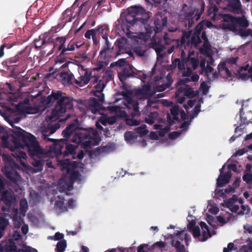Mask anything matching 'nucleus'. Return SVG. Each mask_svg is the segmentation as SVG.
<instances>
[{
  "mask_svg": "<svg viewBox=\"0 0 252 252\" xmlns=\"http://www.w3.org/2000/svg\"><path fill=\"white\" fill-rule=\"evenodd\" d=\"M43 44V40H35V47L38 48Z\"/></svg>",
  "mask_w": 252,
  "mask_h": 252,
  "instance_id": "64",
  "label": "nucleus"
},
{
  "mask_svg": "<svg viewBox=\"0 0 252 252\" xmlns=\"http://www.w3.org/2000/svg\"><path fill=\"white\" fill-rule=\"evenodd\" d=\"M189 37L188 34H184L182 38V43L185 42H187L188 44H191L197 46L200 42V39L199 35L194 32L193 35L189 33Z\"/></svg>",
  "mask_w": 252,
  "mask_h": 252,
  "instance_id": "16",
  "label": "nucleus"
},
{
  "mask_svg": "<svg viewBox=\"0 0 252 252\" xmlns=\"http://www.w3.org/2000/svg\"><path fill=\"white\" fill-rule=\"evenodd\" d=\"M225 204L227 207L232 212L236 213L239 209V206L237 204V198L236 196H233L232 198L228 200L225 202Z\"/></svg>",
  "mask_w": 252,
  "mask_h": 252,
  "instance_id": "21",
  "label": "nucleus"
},
{
  "mask_svg": "<svg viewBox=\"0 0 252 252\" xmlns=\"http://www.w3.org/2000/svg\"><path fill=\"white\" fill-rule=\"evenodd\" d=\"M248 152V150L247 149H245V148L239 150L237 151L235 154L234 155V156L237 157V156H240Z\"/></svg>",
  "mask_w": 252,
  "mask_h": 252,
  "instance_id": "57",
  "label": "nucleus"
},
{
  "mask_svg": "<svg viewBox=\"0 0 252 252\" xmlns=\"http://www.w3.org/2000/svg\"><path fill=\"white\" fill-rule=\"evenodd\" d=\"M178 114H179V106L177 105H174L171 109V114L173 116L172 121L178 119Z\"/></svg>",
  "mask_w": 252,
  "mask_h": 252,
  "instance_id": "40",
  "label": "nucleus"
},
{
  "mask_svg": "<svg viewBox=\"0 0 252 252\" xmlns=\"http://www.w3.org/2000/svg\"><path fill=\"white\" fill-rule=\"evenodd\" d=\"M243 180L248 183L252 182V174L247 172L243 177Z\"/></svg>",
  "mask_w": 252,
  "mask_h": 252,
  "instance_id": "48",
  "label": "nucleus"
},
{
  "mask_svg": "<svg viewBox=\"0 0 252 252\" xmlns=\"http://www.w3.org/2000/svg\"><path fill=\"white\" fill-rule=\"evenodd\" d=\"M201 52L207 56H209L212 54V50L208 41L204 42L203 47L201 48Z\"/></svg>",
  "mask_w": 252,
  "mask_h": 252,
  "instance_id": "35",
  "label": "nucleus"
},
{
  "mask_svg": "<svg viewBox=\"0 0 252 252\" xmlns=\"http://www.w3.org/2000/svg\"><path fill=\"white\" fill-rule=\"evenodd\" d=\"M5 120L11 125L12 127H15L14 125L18 124L21 121V118L19 117H12L10 116H7L5 117Z\"/></svg>",
  "mask_w": 252,
  "mask_h": 252,
  "instance_id": "31",
  "label": "nucleus"
},
{
  "mask_svg": "<svg viewBox=\"0 0 252 252\" xmlns=\"http://www.w3.org/2000/svg\"><path fill=\"white\" fill-rule=\"evenodd\" d=\"M170 85V84H162L160 86L157 87L156 89V91L158 92H162L165 90L167 88L169 87Z\"/></svg>",
  "mask_w": 252,
  "mask_h": 252,
  "instance_id": "53",
  "label": "nucleus"
},
{
  "mask_svg": "<svg viewBox=\"0 0 252 252\" xmlns=\"http://www.w3.org/2000/svg\"><path fill=\"white\" fill-rule=\"evenodd\" d=\"M231 215L227 212H223L217 217V220L220 224L222 225L227 223L230 219Z\"/></svg>",
  "mask_w": 252,
  "mask_h": 252,
  "instance_id": "25",
  "label": "nucleus"
},
{
  "mask_svg": "<svg viewBox=\"0 0 252 252\" xmlns=\"http://www.w3.org/2000/svg\"><path fill=\"white\" fill-rule=\"evenodd\" d=\"M74 135L72 141L76 143L81 144L87 151L88 148L92 146H95L99 144L100 139L97 132L94 129L91 128L89 131L77 129V126L70 125L63 132L64 137H68L74 133Z\"/></svg>",
  "mask_w": 252,
  "mask_h": 252,
  "instance_id": "2",
  "label": "nucleus"
},
{
  "mask_svg": "<svg viewBox=\"0 0 252 252\" xmlns=\"http://www.w3.org/2000/svg\"><path fill=\"white\" fill-rule=\"evenodd\" d=\"M59 163L63 171H65V175L59 183V190L61 193L65 190H69L72 188L74 181L79 179L80 176L79 170L84 168L83 163L70 162L67 159L59 160Z\"/></svg>",
  "mask_w": 252,
  "mask_h": 252,
  "instance_id": "3",
  "label": "nucleus"
},
{
  "mask_svg": "<svg viewBox=\"0 0 252 252\" xmlns=\"http://www.w3.org/2000/svg\"><path fill=\"white\" fill-rule=\"evenodd\" d=\"M63 237V235L62 233L57 232L55 234V236L53 237H50L51 239H54L55 240H58L62 239Z\"/></svg>",
  "mask_w": 252,
  "mask_h": 252,
  "instance_id": "59",
  "label": "nucleus"
},
{
  "mask_svg": "<svg viewBox=\"0 0 252 252\" xmlns=\"http://www.w3.org/2000/svg\"><path fill=\"white\" fill-rule=\"evenodd\" d=\"M15 127L16 129L11 130L12 133L10 135L2 137V146L12 151V156L20 161L22 166L27 167V154L22 150L27 147L29 155L32 157V134L30 133V136H28L25 134L23 129L19 127Z\"/></svg>",
  "mask_w": 252,
  "mask_h": 252,
  "instance_id": "1",
  "label": "nucleus"
},
{
  "mask_svg": "<svg viewBox=\"0 0 252 252\" xmlns=\"http://www.w3.org/2000/svg\"><path fill=\"white\" fill-rule=\"evenodd\" d=\"M128 108H132L134 111V115H136L138 112V103L134 100L130 99L128 100V104L126 106Z\"/></svg>",
  "mask_w": 252,
  "mask_h": 252,
  "instance_id": "36",
  "label": "nucleus"
},
{
  "mask_svg": "<svg viewBox=\"0 0 252 252\" xmlns=\"http://www.w3.org/2000/svg\"><path fill=\"white\" fill-rule=\"evenodd\" d=\"M181 80L179 82L181 87H178V90L176 93L175 97L177 101L179 103H182L185 100V96L191 97L195 95V93L192 89L186 83L189 82Z\"/></svg>",
  "mask_w": 252,
  "mask_h": 252,
  "instance_id": "8",
  "label": "nucleus"
},
{
  "mask_svg": "<svg viewBox=\"0 0 252 252\" xmlns=\"http://www.w3.org/2000/svg\"><path fill=\"white\" fill-rule=\"evenodd\" d=\"M224 166L225 165H224L220 169V174L217 179V184L218 186H222L224 184L227 183L231 176V174L229 172H227L225 175H222V170L224 168Z\"/></svg>",
  "mask_w": 252,
  "mask_h": 252,
  "instance_id": "20",
  "label": "nucleus"
},
{
  "mask_svg": "<svg viewBox=\"0 0 252 252\" xmlns=\"http://www.w3.org/2000/svg\"><path fill=\"white\" fill-rule=\"evenodd\" d=\"M75 46H77L76 45H74L73 43H70L68 45L67 48L63 49L61 52V54H63L66 51H73L75 49Z\"/></svg>",
  "mask_w": 252,
  "mask_h": 252,
  "instance_id": "51",
  "label": "nucleus"
},
{
  "mask_svg": "<svg viewBox=\"0 0 252 252\" xmlns=\"http://www.w3.org/2000/svg\"><path fill=\"white\" fill-rule=\"evenodd\" d=\"M207 209L208 212L213 215H216L219 212V208L216 204L211 201H208Z\"/></svg>",
  "mask_w": 252,
  "mask_h": 252,
  "instance_id": "32",
  "label": "nucleus"
},
{
  "mask_svg": "<svg viewBox=\"0 0 252 252\" xmlns=\"http://www.w3.org/2000/svg\"><path fill=\"white\" fill-rule=\"evenodd\" d=\"M8 223V220L6 219L3 217L0 218V229L4 231Z\"/></svg>",
  "mask_w": 252,
  "mask_h": 252,
  "instance_id": "43",
  "label": "nucleus"
},
{
  "mask_svg": "<svg viewBox=\"0 0 252 252\" xmlns=\"http://www.w3.org/2000/svg\"><path fill=\"white\" fill-rule=\"evenodd\" d=\"M209 86L208 83L206 82H203L200 85V90L204 94H206L208 91Z\"/></svg>",
  "mask_w": 252,
  "mask_h": 252,
  "instance_id": "46",
  "label": "nucleus"
},
{
  "mask_svg": "<svg viewBox=\"0 0 252 252\" xmlns=\"http://www.w3.org/2000/svg\"><path fill=\"white\" fill-rule=\"evenodd\" d=\"M203 24L202 23H199L196 28V31L194 32L196 33V34H200V32L203 29Z\"/></svg>",
  "mask_w": 252,
  "mask_h": 252,
  "instance_id": "61",
  "label": "nucleus"
},
{
  "mask_svg": "<svg viewBox=\"0 0 252 252\" xmlns=\"http://www.w3.org/2000/svg\"><path fill=\"white\" fill-rule=\"evenodd\" d=\"M136 132L139 134L140 136L144 135L147 133V130L146 128L145 125L139 126L136 129Z\"/></svg>",
  "mask_w": 252,
  "mask_h": 252,
  "instance_id": "44",
  "label": "nucleus"
},
{
  "mask_svg": "<svg viewBox=\"0 0 252 252\" xmlns=\"http://www.w3.org/2000/svg\"><path fill=\"white\" fill-rule=\"evenodd\" d=\"M22 237V236L19 231L18 230H14L11 238L9 239V240H12V241L15 242L17 246H18L21 242H23L21 239Z\"/></svg>",
  "mask_w": 252,
  "mask_h": 252,
  "instance_id": "28",
  "label": "nucleus"
},
{
  "mask_svg": "<svg viewBox=\"0 0 252 252\" xmlns=\"http://www.w3.org/2000/svg\"><path fill=\"white\" fill-rule=\"evenodd\" d=\"M234 190L235 189L234 188L229 187L225 189L224 190H222L220 191H218L217 193L218 194H221L223 197H225V196H224V193H233L234 192Z\"/></svg>",
  "mask_w": 252,
  "mask_h": 252,
  "instance_id": "45",
  "label": "nucleus"
},
{
  "mask_svg": "<svg viewBox=\"0 0 252 252\" xmlns=\"http://www.w3.org/2000/svg\"><path fill=\"white\" fill-rule=\"evenodd\" d=\"M153 94L154 92L150 91V85L147 84L143 86L142 89L136 90L134 93L133 97L139 99H146Z\"/></svg>",
  "mask_w": 252,
  "mask_h": 252,
  "instance_id": "14",
  "label": "nucleus"
},
{
  "mask_svg": "<svg viewBox=\"0 0 252 252\" xmlns=\"http://www.w3.org/2000/svg\"><path fill=\"white\" fill-rule=\"evenodd\" d=\"M96 33V31L94 30H91L87 32L85 34V36L86 38H90L91 37H92L93 38H94V35Z\"/></svg>",
  "mask_w": 252,
  "mask_h": 252,
  "instance_id": "49",
  "label": "nucleus"
},
{
  "mask_svg": "<svg viewBox=\"0 0 252 252\" xmlns=\"http://www.w3.org/2000/svg\"><path fill=\"white\" fill-rule=\"evenodd\" d=\"M126 249H123L122 248H118L117 249H112L109 250L105 252H126L127 251Z\"/></svg>",
  "mask_w": 252,
  "mask_h": 252,
  "instance_id": "56",
  "label": "nucleus"
},
{
  "mask_svg": "<svg viewBox=\"0 0 252 252\" xmlns=\"http://www.w3.org/2000/svg\"><path fill=\"white\" fill-rule=\"evenodd\" d=\"M126 19L132 25L137 24L138 22H140L142 23H144L145 22V20L144 19L133 17L130 14H128L126 16Z\"/></svg>",
  "mask_w": 252,
  "mask_h": 252,
  "instance_id": "34",
  "label": "nucleus"
},
{
  "mask_svg": "<svg viewBox=\"0 0 252 252\" xmlns=\"http://www.w3.org/2000/svg\"><path fill=\"white\" fill-rule=\"evenodd\" d=\"M205 73L209 80H212L218 77V74L213 72V69L210 66L207 65Z\"/></svg>",
  "mask_w": 252,
  "mask_h": 252,
  "instance_id": "30",
  "label": "nucleus"
},
{
  "mask_svg": "<svg viewBox=\"0 0 252 252\" xmlns=\"http://www.w3.org/2000/svg\"><path fill=\"white\" fill-rule=\"evenodd\" d=\"M94 84L96 92H101L103 91L105 86L103 81H98L96 78H95L94 81Z\"/></svg>",
  "mask_w": 252,
  "mask_h": 252,
  "instance_id": "33",
  "label": "nucleus"
},
{
  "mask_svg": "<svg viewBox=\"0 0 252 252\" xmlns=\"http://www.w3.org/2000/svg\"><path fill=\"white\" fill-rule=\"evenodd\" d=\"M234 246V245L232 243H230L227 245V248H224L223 249V252H230L232 250Z\"/></svg>",
  "mask_w": 252,
  "mask_h": 252,
  "instance_id": "58",
  "label": "nucleus"
},
{
  "mask_svg": "<svg viewBox=\"0 0 252 252\" xmlns=\"http://www.w3.org/2000/svg\"><path fill=\"white\" fill-rule=\"evenodd\" d=\"M158 113L156 112L151 113L148 117L146 119V121L149 124H153L158 117Z\"/></svg>",
  "mask_w": 252,
  "mask_h": 252,
  "instance_id": "39",
  "label": "nucleus"
},
{
  "mask_svg": "<svg viewBox=\"0 0 252 252\" xmlns=\"http://www.w3.org/2000/svg\"><path fill=\"white\" fill-rule=\"evenodd\" d=\"M0 200L7 207L11 205L15 199L14 193L11 189H5V186L0 178Z\"/></svg>",
  "mask_w": 252,
  "mask_h": 252,
  "instance_id": "12",
  "label": "nucleus"
},
{
  "mask_svg": "<svg viewBox=\"0 0 252 252\" xmlns=\"http://www.w3.org/2000/svg\"><path fill=\"white\" fill-rule=\"evenodd\" d=\"M17 111L23 114H31L32 106L30 104L29 98H26L23 101H20L16 106Z\"/></svg>",
  "mask_w": 252,
  "mask_h": 252,
  "instance_id": "15",
  "label": "nucleus"
},
{
  "mask_svg": "<svg viewBox=\"0 0 252 252\" xmlns=\"http://www.w3.org/2000/svg\"><path fill=\"white\" fill-rule=\"evenodd\" d=\"M18 58L19 57L11 58L7 60L6 63L9 64H11L13 63H16Z\"/></svg>",
  "mask_w": 252,
  "mask_h": 252,
  "instance_id": "62",
  "label": "nucleus"
},
{
  "mask_svg": "<svg viewBox=\"0 0 252 252\" xmlns=\"http://www.w3.org/2000/svg\"><path fill=\"white\" fill-rule=\"evenodd\" d=\"M55 209L58 213H61L67 211V207L64 205L62 195H54Z\"/></svg>",
  "mask_w": 252,
  "mask_h": 252,
  "instance_id": "18",
  "label": "nucleus"
},
{
  "mask_svg": "<svg viewBox=\"0 0 252 252\" xmlns=\"http://www.w3.org/2000/svg\"><path fill=\"white\" fill-rule=\"evenodd\" d=\"M64 141L63 140H59L55 144L56 149L58 150V152L57 153H60L61 152L62 148L63 147V144L64 143Z\"/></svg>",
  "mask_w": 252,
  "mask_h": 252,
  "instance_id": "50",
  "label": "nucleus"
},
{
  "mask_svg": "<svg viewBox=\"0 0 252 252\" xmlns=\"http://www.w3.org/2000/svg\"><path fill=\"white\" fill-rule=\"evenodd\" d=\"M32 173L40 171L42 169V158L46 157L47 153L39 146L38 141L32 135Z\"/></svg>",
  "mask_w": 252,
  "mask_h": 252,
  "instance_id": "7",
  "label": "nucleus"
},
{
  "mask_svg": "<svg viewBox=\"0 0 252 252\" xmlns=\"http://www.w3.org/2000/svg\"><path fill=\"white\" fill-rule=\"evenodd\" d=\"M201 103H202V101L201 100V99H199L197 101L194 100H190L188 102V105H184V108L186 109H189V107H192L195 104V103H196V105L194 109L195 115H193V117H194L198 114V113L200 111V105Z\"/></svg>",
  "mask_w": 252,
  "mask_h": 252,
  "instance_id": "22",
  "label": "nucleus"
},
{
  "mask_svg": "<svg viewBox=\"0 0 252 252\" xmlns=\"http://www.w3.org/2000/svg\"><path fill=\"white\" fill-rule=\"evenodd\" d=\"M90 80V75L87 72H85L84 75L78 77L76 81L77 84H79L80 86H83L87 84Z\"/></svg>",
  "mask_w": 252,
  "mask_h": 252,
  "instance_id": "24",
  "label": "nucleus"
},
{
  "mask_svg": "<svg viewBox=\"0 0 252 252\" xmlns=\"http://www.w3.org/2000/svg\"><path fill=\"white\" fill-rule=\"evenodd\" d=\"M241 211L238 213L239 215L247 214L250 212V208L248 205H241Z\"/></svg>",
  "mask_w": 252,
  "mask_h": 252,
  "instance_id": "47",
  "label": "nucleus"
},
{
  "mask_svg": "<svg viewBox=\"0 0 252 252\" xmlns=\"http://www.w3.org/2000/svg\"><path fill=\"white\" fill-rule=\"evenodd\" d=\"M66 67V63H65V60L61 57H59L57 59L56 63L54 65V68L56 70H58L61 68H64Z\"/></svg>",
  "mask_w": 252,
  "mask_h": 252,
  "instance_id": "29",
  "label": "nucleus"
},
{
  "mask_svg": "<svg viewBox=\"0 0 252 252\" xmlns=\"http://www.w3.org/2000/svg\"><path fill=\"white\" fill-rule=\"evenodd\" d=\"M179 133L178 132L175 131V132L170 133L169 135V136L170 138L174 139L176 137H178L179 136Z\"/></svg>",
  "mask_w": 252,
  "mask_h": 252,
  "instance_id": "63",
  "label": "nucleus"
},
{
  "mask_svg": "<svg viewBox=\"0 0 252 252\" xmlns=\"http://www.w3.org/2000/svg\"><path fill=\"white\" fill-rule=\"evenodd\" d=\"M3 252H31L32 249L26 246L24 242H21L17 246L15 242L9 240L3 245Z\"/></svg>",
  "mask_w": 252,
  "mask_h": 252,
  "instance_id": "10",
  "label": "nucleus"
},
{
  "mask_svg": "<svg viewBox=\"0 0 252 252\" xmlns=\"http://www.w3.org/2000/svg\"><path fill=\"white\" fill-rule=\"evenodd\" d=\"M244 229L245 231L248 232L249 233H252V226L249 224H246L244 225Z\"/></svg>",
  "mask_w": 252,
  "mask_h": 252,
  "instance_id": "60",
  "label": "nucleus"
},
{
  "mask_svg": "<svg viewBox=\"0 0 252 252\" xmlns=\"http://www.w3.org/2000/svg\"><path fill=\"white\" fill-rule=\"evenodd\" d=\"M223 20L224 22L220 26L221 28L228 29L234 32L238 31V33L243 37H252V30L250 29H239V26L244 27H247L249 26L248 21L244 16L233 18L229 15L226 14L223 16Z\"/></svg>",
  "mask_w": 252,
  "mask_h": 252,
  "instance_id": "5",
  "label": "nucleus"
},
{
  "mask_svg": "<svg viewBox=\"0 0 252 252\" xmlns=\"http://www.w3.org/2000/svg\"><path fill=\"white\" fill-rule=\"evenodd\" d=\"M90 107L89 109V111H91V112L94 114L96 113V112L100 108V106L99 104L97 102L95 98H93L90 100Z\"/></svg>",
  "mask_w": 252,
  "mask_h": 252,
  "instance_id": "26",
  "label": "nucleus"
},
{
  "mask_svg": "<svg viewBox=\"0 0 252 252\" xmlns=\"http://www.w3.org/2000/svg\"><path fill=\"white\" fill-rule=\"evenodd\" d=\"M76 146L72 144H67L66 149L68 153H72L75 150Z\"/></svg>",
  "mask_w": 252,
  "mask_h": 252,
  "instance_id": "54",
  "label": "nucleus"
},
{
  "mask_svg": "<svg viewBox=\"0 0 252 252\" xmlns=\"http://www.w3.org/2000/svg\"><path fill=\"white\" fill-rule=\"evenodd\" d=\"M137 136L136 134L133 133L131 131L127 132L125 134V140L129 143L132 142L134 139L137 138Z\"/></svg>",
  "mask_w": 252,
  "mask_h": 252,
  "instance_id": "38",
  "label": "nucleus"
},
{
  "mask_svg": "<svg viewBox=\"0 0 252 252\" xmlns=\"http://www.w3.org/2000/svg\"><path fill=\"white\" fill-rule=\"evenodd\" d=\"M200 226H195L192 229V233L194 238L198 241L204 242L211 237V234L206 224L203 222L200 223Z\"/></svg>",
  "mask_w": 252,
  "mask_h": 252,
  "instance_id": "9",
  "label": "nucleus"
},
{
  "mask_svg": "<svg viewBox=\"0 0 252 252\" xmlns=\"http://www.w3.org/2000/svg\"><path fill=\"white\" fill-rule=\"evenodd\" d=\"M116 121V118L115 116L108 117L107 116H103L99 120L100 122L103 125H106L107 124H113Z\"/></svg>",
  "mask_w": 252,
  "mask_h": 252,
  "instance_id": "27",
  "label": "nucleus"
},
{
  "mask_svg": "<svg viewBox=\"0 0 252 252\" xmlns=\"http://www.w3.org/2000/svg\"><path fill=\"white\" fill-rule=\"evenodd\" d=\"M28 206L27 201L25 199H21L20 201V209L22 212H26Z\"/></svg>",
  "mask_w": 252,
  "mask_h": 252,
  "instance_id": "41",
  "label": "nucleus"
},
{
  "mask_svg": "<svg viewBox=\"0 0 252 252\" xmlns=\"http://www.w3.org/2000/svg\"><path fill=\"white\" fill-rule=\"evenodd\" d=\"M155 129L159 130L155 132H151L150 137L152 139H157L158 136H163L165 133L167 132L169 130V127L168 126H164L163 125H156L155 126Z\"/></svg>",
  "mask_w": 252,
  "mask_h": 252,
  "instance_id": "17",
  "label": "nucleus"
},
{
  "mask_svg": "<svg viewBox=\"0 0 252 252\" xmlns=\"http://www.w3.org/2000/svg\"><path fill=\"white\" fill-rule=\"evenodd\" d=\"M56 102L55 108L53 109L51 115L47 116L48 120L56 121L62 117L68 111L72 109L73 107L72 99L63 94L61 91L53 92L49 95L45 102L49 105Z\"/></svg>",
  "mask_w": 252,
  "mask_h": 252,
  "instance_id": "4",
  "label": "nucleus"
},
{
  "mask_svg": "<svg viewBox=\"0 0 252 252\" xmlns=\"http://www.w3.org/2000/svg\"><path fill=\"white\" fill-rule=\"evenodd\" d=\"M60 76L62 82L64 85H67L71 83V77L69 74L65 72L61 73Z\"/></svg>",
  "mask_w": 252,
  "mask_h": 252,
  "instance_id": "37",
  "label": "nucleus"
},
{
  "mask_svg": "<svg viewBox=\"0 0 252 252\" xmlns=\"http://www.w3.org/2000/svg\"><path fill=\"white\" fill-rule=\"evenodd\" d=\"M8 160L11 165V167L5 166L4 167V174L6 178L10 180L12 182L15 183L17 182L19 178H20V175L16 169H19L20 166L18 164L12 161L10 157H8Z\"/></svg>",
  "mask_w": 252,
  "mask_h": 252,
  "instance_id": "11",
  "label": "nucleus"
},
{
  "mask_svg": "<svg viewBox=\"0 0 252 252\" xmlns=\"http://www.w3.org/2000/svg\"><path fill=\"white\" fill-rule=\"evenodd\" d=\"M66 247V242L64 241H62L58 243L57 245V252H63Z\"/></svg>",
  "mask_w": 252,
  "mask_h": 252,
  "instance_id": "42",
  "label": "nucleus"
},
{
  "mask_svg": "<svg viewBox=\"0 0 252 252\" xmlns=\"http://www.w3.org/2000/svg\"><path fill=\"white\" fill-rule=\"evenodd\" d=\"M160 31H161L160 26L158 25V23H156V29L154 30V32L147 30L146 34L141 33L138 36H134V37L138 43L142 44L143 42H145L146 41L148 40L152 36H154L156 32Z\"/></svg>",
  "mask_w": 252,
  "mask_h": 252,
  "instance_id": "13",
  "label": "nucleus"
},
{
  "mask_svg": "<svg viewBox=\"0 0 252 252\" xmlns=\"http://www.w3.org/2000/svg\"><path fill=\"white\" fill-rule=\"evenodd\" d=\"M241 121L244 124L252 123V111H247L246 113H242L240 111Z\"/></svg>",
  "mask_w": 252,
  "mask_h": 252,
  "instance_id": "23",
  "label": "nucleus"
},
{
  "mask_svg": "<svg viewBox=\"0 0 252 252\" xmlns=\"http://www.w3.org/2000/svg\"><path fill=\"white\" fill-rule=\"evenodd\" d=\"M109 110L111 112L116 113L117 115H119L118 113L120 111V107L116 106H112L109 107Z\"/></svg>",
  "mask_w": 252,
  "mask_h": 252,
  "instance_id": "55",
  "label": "nucleus"
},
{
  "mask_svg": "<svg viewBox=\"0 0 252 252\" xmlns=\"http://www.w3.org/2000/svg\"><path fill=\"white\" fill-rule=\"evenodd\" d=\"M118 76L119 79L122 82H124L125 80L129 76L128 74H127L125 71H123L122 72L119 73L118 74Z\"/></svg>",
  "mask_w": 252,
  "mask_h": 252,
  "instance_id": "52",
  "label": "nucleus"
},
{
  "mask_svg": "<svg viewBox=\"0 0 252 252\" xmlns=\"http://www.w3.org/2000/svg\"><path fill=\"white\" fill-rule=\"evenodd\" d=\"M218 69L220 75L223 78H228L231 76V72L226 66V63L223 62L220 63L218 66Z\"/></svg>",
  "mask_w": 252,
  "mask_h": 252,
  "instance_id": "19",
  "label": "nucleus"
},
{
  "mask_svg": "<svg viewBox=\"0 0 252 252\" xmlns=\"http://www.w3.org/2000/svg\"><path fill=\"white\" fill-rule=\"evenodd\" d=\"M173 65L177 66L180 70H184L183 75L189 76L192 70H194L198 65L199 62L196 55L190 52L188 58L182 59V61L175 59L172 63Z\"/></svg>",
  "mask_w": 252,
  "mask_h": 252,
  "instance_id": "6",
  "label": "nucleus"
}]
</instances>
